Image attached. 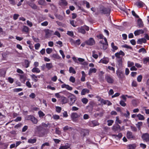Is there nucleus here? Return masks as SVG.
<instances>
[{"label": "nucleus", "mask_w": 149, "mask_h": 149, "mask_svg": "<svg viewBox=\"0 0 149 149\" xmlns=\"http://www.w3.org/2000/svg\"><path fill=\"white\" fill-rule=\"evenodd\" d=\"M97 37L99 39H104V40L100 41V43H101L100 46L101 48L104 50L106 49L107 48L108 46V44L106 38H104L103 35L101 34L97 35Z\"/></svg>", "instance_id": "f257e3e1"}, {"label": "nucleus", "mask_w": 149, "mask_h": 149, "mask_svg": "<svg viewBox=\"0 0 149 149\" xmlns=\"http://www.w3.org/2000/svg\"><path fill=\"white\" fill-rule=\"evenodd\" d=\"M125 55V53L120 50L119 52L116 53L115 54L116 61L120 65H122L123 60V56Z\"/></svg>", "instance_id": "f03ea898"}, {"label": "nucleus", "mask_w": 149, "mask_h": 149, "mask_svg": "<svg viewBox=\"0 0 149 149\" xmlns=\"http://www.w3.org/2000/svg\"><path fill=\"white\" fill-rule=\"evenodd\" d=\"M78 31L83 34H84L86 33V32L85 30L87 31H88L89 28V27L86 25L84 26H81L80 27H79L77 28Z\"/></svg>", "instance_id": "7ed1b4c3"}, {"label": "nucleus", "mask_w": 149, "mask_h": 149, "mask_svg": "<svg viewBox=\"0 0 149 149\" xmlns=\"http://www.w3.org/2000/svg\"><path fill=\"white\" fill-rule=\"evenodd\" d=\"M68 97L70 98V100L69 101V104L70 106L72 105L76 101V99L75 96L71 94H70Z\"/></svg>", "instance_id": "20e7f679"}, {"label": "nucleus", "mask_w": 149, "mask_h": 149, "mask_svg": "<svg viewBox=\"0 0 149 149\" xmlns=\"http://www.w3.org/2000/svg\"><path fill=\"white\" fill-rule=\"evenodd\" d=\"M105 79L109 83L113 84L114 82L113 77L109 74H106L105 77Z\"/></svg>", "instance_id": "39448f33"}, {"label": "nucleus", "mask_w": 149, "mask_h": 149, "mask_svg": "<svg viewBox=\"0 0 149 149\" xmlns=\"http://www.w3.org/2000/svg\"><path fill=\"white\" fill-rule=\"evenodd\" d=\"M27 120L31 121L34 124H36L38 122V120L33 116L29 115L26 116Z\"/></svg>", "instance_id": "423d86ee"}, {"label": "nucleus", "mask_w": 149, "mask_h": 149, "mask_svg": "<svg viewBox=\"0 0 149 149\" xmlns=\"http://www.w3.org/2000/svg\"><path fill=\"white\" fill-rule=\"evenodd\" d=\"M45 32V36L46 38H49L53 35L54 31L52 30L49 29H46L44 30Z\"/></svg>", "instance_id": "0eeeda50"}, {"label": "nucleus", "mask_w": 149, "mask_h": 149, "mask_svg": "<svg viewBox=\"0 0 149 149\" xmlns=\"http://www.w3.org/2000/svg\"><path fill=\"white\" fill-rule=\"evenodd\" d=\"M141 138L143 140L146 142L149 141V134L148 133L143 134Z\"/></svg>", "instance_id": "6e6552de"}, {"label": "nucleus", "mask_w": 149, "mask_h": 149, "mask_svg": "<svg viewBox=\"0 0 149 149\" xmlns=\"http://www.w3.org/2000/svg\"><path fill=\"white\" fill-rule=\"evenodd\" d=\"M85 42L88 45L92 46L95 44V41L93 38H91L89 40L86 41Z\"/></svg>", "instance_id": "1a4fd4ad"}, {"label": "nucleus", "mask_w": 149, "mask_h": 149, "mask_svg": "<svg viewBox=\"0 0 149 149\" xmlns=\"http://www.w3.org/2000/svg\"><path fill=\"white\" fill-rule=\"evenodd\" d=\"M78 113L76 112L72 113L71 115V117L72 121L76 122L77 120L78 117Z\"/></svg>", "instance_id": "9d476101"}, {"label": "nucleus", "mask_w": 149, "mask_h": 149, "mask_svg": "<svg viewBox=\"0 0 149 149\" xmlns=\"http://www.w3.org/2000/svg\"><path fill=\"white\" fill-rule=\"evenodd\" d=\"M100 12L102 14H108L109 13V9L108 8H103L100 10Z\"/></svg>", "instance_id": "9b49d317"}, {"label": "nucleus", "mask_w": 149, "mask_h": 149, "mask_svg": "<svg viewBox=\"0 0 149 149\" xmlns=\"http://www.w3.org/2000/svg\"><path fill=\"white\" fill-rule=\"evenodd\" d=\"M143 25L144 24L142 19L139 18L137 20V26H138V28H140L143 27Z\"/></svg>", "instance_id": "f8f14e48"}, {"label": "nucleus", "mask_w": 149, "mask_h": 149, "mask_svg": "<svg viewBox=\"0 0 149 149\" xmlns=\"http://www.w3.org/2000/svg\"><path fill=\"white\" fill-rule=\"evenodd\" d=\"M116 74L119 79H122L123 77L124 74L122 72L117 70L116 71Z\"/></svg>", "instance_id": "ddd939ff"}, {"label": "nucleus", "mask_w": 149, "mask_h": 149, "mask_svg": "<svg viewBox=\"0 0 149 149\" xmlns=\"http://www.w3.org/2000/svg\"><path fill=\"white\" fill-rule=\"evenodd\" d=\"M99 125V123L97 121L93 120L90 123V126L91 127H94Z\"/></svg>", "instance_id": "4468645a"}, {"label": "nucleus", "mask_w": 149, "mask_h": 149, "mask_svg": "<svg viewBox=\"0 0 149 149\" xmlns=\"http://www.w3.org/2000/svg\"><path fill=\"white\" fill-rule=\"evenodd\" d=\"M61 87L62 88H65L68 90L71 91L72 89V88L69 86L68 84H63L61 86Z\"/></svg>", "instance_id": "2eb2a0df"}, {"label": "nucleus", "mask_w": 149, "mask_h": 149, "mask_svg": "<svg viewBox=\"0 0 149 149\" xmlns=\"http://www.w3.org/2000/svg\"><path fill=\"white\" fill-rule=\"evenodd\" d=\"M135 5L139 8H141L143 7L145 4L142 1L139 0L136 3Z\"/></svg>", "instance_id": "dca6fc26"}, {"label": "nucleus", "mask_w": 149, "mask_h": 149, "mask_svg": "<svg viewBox=\"0 0 149 149\" xmlns=\"http://www.w3.org/2000/svg\"><path fill=\"white\" fill-rule=\"evenodd\" d=\"M144 33V30L139 29L134 31V34L135 36H138L140 34H143Z\"/></svg>", "instance_id": "f3484780"}, {"label": "nucleus", "mask_w": 149, "mask_h": 149, "mask_svg": "<svg viewBox=\"0 0 149 149\" xmlns=\"http://www.w3.org/2000/svg\"><path fill=\"white\" fill-rule=\"evenodd\" d=\"M68 4V3L66 0H60L59 5L61 6H66Z\"/></svg>", "instance_id": "a211bd4d"}, {"label": "nucleus", "mask_w": 149, "mask_h": 149, "mask_svg": "<svg viewBox=\"0 0 149 149\" xmlns=\"http://www.w3.org/2000/svg\"><path fill=\"white\" fill-rule=\"evenodd\" d=\"M146 39L143 38L141 39H139L137 41V43L141 45L143 43H145L146 42Z\"/></svg>", "instance_id": "6ab92c4d"}, {"label": "nucleus", "mask_w": 149, "mask_h": 149, "mask_svg": "<svg viewBox=\"0 0 149 149\" xmlns=\"http://www.w3.org/2000/svg\"><path fill=\"white\" fill-rule=\"evenodd\" d=\"M109 61V59L108 58H104L101 59L100 62L106 64L108 63Z\"/></svg>", "instance_id": "aec40b11"}, {"label": "nucleus", "mask_w": 149, "mask_h": 149, "mask_svg": "<svg viewBox=\"0 0 149 149\" xmlns=\"http://www.w3.org/2000/svg\"><path fill=\"white\" fill-rule=\"evenodd\" d=\"M20 77V81L24 83L26 80V77L23 74H19V75Z\"/></svg>", "instance_id": "412c9836"}, {"label": "nucleus", "mask_w": 149, "mask_h": 149, "mask_svg": "<svg viewBox=\"0 0 149 149\" xmlns=\"http://www.w3.org/2000/svg\"><path fill=\"white\" fill-rule=\"evenodd\" d=\"M88 131L86 129H82L81 131V135L85 136L87 134H88Z\"/></svg>", "instance_id": "4be33fe9"}, {"label": "nucleus", "mask_w": 149, "mask_h": 149, "mask_svg": "<svg viewBox=\"0 0 149 149\" xmlns=\"http://www.w3.org/2000/svg\"><path fill=\"white\" fill-rule=\"evenodd\" d=\"M61 100L63 104H65L68 102V99L64 96H61Z\"/></svg>", "instance_id": "5701e85b"}, {"label": "nucleus", "mask_w": 149, "mask_h": 149, "mask_svg": "<svg viewBox=\"0 0 149 149\" xmlns=\"http://www.w3.org/2000/svg\"><path fill=\"white\" fill-rule=\"evenodd\" d=\"M112 129L115 131L120 130V126L119 125H117L115 126H113Z\"/></svg>", "instance_id": "b1692460"}, {"label": "nucleus", "mask_w": 149, "mask_h": 149, "mask_svg": "<svg viewBox=\"0 0 149 149\" xmlns=\"http://www.w3.org/2000/svg\"><path fill=\"white\" fill-rule=\"evenodd\" d=\"M89 92V90L86 88L83 89L81 91V95H84L86 94V93H88Z\"/></svg>", "instance_id": "393cba45"}, {"label": "nucleus", "mask_w": 149, "mask_h": 149, "mask_svg": "<svg viewBox=\"0 0 149 149\" xmlns=\"http://www.w3.org/2000/svg\"><path fill=\"white\" fill-rule=\"evenodd\" d=\"M70 147V145L67 143L65 144V145L61 146L59 149H67Z\"/></svg>", "instance_id": "a878e982"}, {"label": "nucleus", "mask_w": 149, "mask_h": 149, "mask_svg": "<svg viewBox=\"0 0 149 149\" xmlns=\"http://www.w3.org/2000/svg\"><path fill=\"white\" fill-rule=\"evenodd\" d=\"M127 137L128 139H131L133 138V136L132 132L128 131L127 134Z\"/></svg>", "instance_id": "bb28decb"}, {"label": "nucleus", "mask_w": 149, "mask_h": 149, "mask_svg": "<svg viewBox=\"0 0 149 149\" xmlns=\"http://www.w3.org/2000/svg\"><path fill=\"white\" fill-rule=\"evenodd\" d=\"M45 66L48 70H50L53 67L52 64L51 63H46Z\"/></svg>", "instance_id": "cd10ccee"}, {"label": "nucleus", "mask_w": 149, "mask_h": 149, "mask_svg": "<svg viewBox=\"0 0 149 149\" xmlns=\"http://www.w3.org/2000/svg\"><path fill=\"white\" fill-rule=\"evenodd\" d=\"M36 138H35L33 139H29L28 141V142L29 143H36Z\"/></svg>", "instance_id": "c85d7f7f"}, {"label": "nucleus", "mask_w": 149, "mask_h": 149, "mask_svg": "<svg viewBox=\"0 0 149 149\" xmlns=\"http://www.w3.org/2000/svg\"><path fill=\"white\" fill-rule=\"evenodd\" d=\"M31 71L33 72L38 73L40 72V70L38 68L36 67H34L31 70Z\"/></svg>", "instance_id": "c756f323"}, {"label": "nucleus", "mask_w": 149, "mask_h": 149, "mask_svg": "<svg viewBox=\"0 0 149 149\" xmlns=\"http://www.w3.org/2000/svg\"><path fill=\"white\" fill-rule=\"evenodd\" d=\"M97 71V69L95 68H91L89 70L88 74L90 75L93 73H95Z\"/></svg>", "instance_id": "7c9ffc66"}, {"label": "nucleus", "mask_w": 149, "mask_h": 149, "mask_svg": "<svg viewBox=\"0 0 149 149\" xmlns=\"http://www.w3.org/2000/svg\"><path fill=\"white\" fill-rule=\"evenodd\" d=\"M31 77L32 80L34 82H37L38 81V77L37 76L35 75L34 74H33L32 75H31Z\"/></svg>", "instance_id": "2f4dec72"}, {"label": "nucleus", "mask_w": 149, "mask_h": 149, "mask_svg": "<svg viewBox=\"0 0 149 149\" xmlns=\"http://www.w3.org/2000/svg\"><path fill=\"white\" fill-rule=\"evenodd\" d=\"M38 114L39 115V117L41 118H43L45 115V114L41 110L38 111Z\"/></svg>", "instance_id": "473e14b6"}, {"label": "nucleus", "mask_w": 149, "mask_h": 149, "mask_svg": "<svg viewBox=\"0 0 149 149\" xmlns=\"http://www.w3.org/2000/svg\"><path fill=\"white\" fill-rule=\"evenodd\" d=\"M6 73V71L3 69H0V76L4 77Z\"/></svg>", "instance_id": "72a5a7b5"}, {"label": "nucleus", "mask_w": 149, "mask_h": 149, "mask_svg": "<svg viewBox=\"0 0 149 149\" xmlns=\"http://www.w3.org/2000/svg\"><path fill=\"white\" fill-rule=\"evenodd\" d=\"M71 41H72V42H73L75 44H76L78 45H79L81 43L80 40V39H78L76 41L72 40Z\"/></svg>", "instance_id": "f704fd0d"}, {"label": "nucleus", "mask_w": 149, "mask_h": 149, "mask_svg": "<svg viewBox=\"0 0 149 149\" xmlns=\"http://www.w3.org/2000/svg\"><path fill=\"white\" fill-rule=\"evenodd\" d=\"M29 5L34 9H36L37 8V6L33 3H30Z\"/></svg>", "instance_id": "c9c22d12"}, {"label": "nucleus", "mask_w": 149, "mask_h": 149, "mask_svg": "<svg viewBox=\"0 0 149 149\" xmlns=\"http://www.w3.org/2000/svg\"><path fill=\"white\" fill-rule=\"evenodd\" d=\"M38 3L39 4L42 6L46 5V2L44 0H40L38 1Z\"/></svg>", "instance_id": "e433bc0d"}, {"label": "nucleus", "mask_w": 149, "mask_h": 149, "mask_svg": "<svg viewBox=\"0 0 149 149\" xmlns=\"http://www.w3.org/2000/svg\"><path fill=\"white\" fill-rule=\"evenodd\" d=\"M136 116L140 120H143L145 119L144 116L140 114L137 115Z\"/></svg>", "instance_id": "4c0bfd02"}, {"label": "nucleus", "mask_w": 149, "mask_h": 149, "mask_svg": "<svg viewBox=\"0 0 149 149\" xmlns=\"http://www.w3.org/2000/svg\"><path fill=\"white\" fill-rule=\"evenodd\" d=\"M50 145L49 143L46 142L43 143L41 147V149H43L45 146H50Z\"/></svg>", "instance_id": "58836bf2"}, {"label": "nucleus", "mask_w": 149, "mask_h": 149, "mask_svg": "<svg viewBox=\"0 0 149 149\" xmlns=\"http://www.w3.org/2000/svg\"><path fill=\"white\" fill-rule=\"evenodd\" d=\"M69 72L70 73H72L73 74H75L76 73V71L72 67H70L69 69Z\"/></svg>", "instance_id": "ea45409f"}, {"label": "nucleus", "mask_w": 149, "mask_h": 149, "mask_svg": "<svg viewBox=\"0 0 149 149\" xmlns=\"http://www.w3.org/2000/svg\"><path fill=\"white\" fill-rule=\"evenodd\" d=\"M136 147L135 144H130L128 145V149H135Z\"/></svg>", "instance_id": "a19ab883"}, {"label": "nucleus", "mask_w": 149, "mask_h": 149, "mask_svg": "<svg viewBox=\"0 0 149 149\" xmlns=\"http://www.w3.org/2000/svg\"><path fill=\"white\" fill-rule=\"evenodd\" d=\"M143 62L144 64H146L147 63H148L149 64V57L144 58L143 59Z\"/></svg>", "instance_id": "79ce46f5"}, {"label": "nucleus", "mask_w": 149, "mask_h": 149, "mask_svg": "<svg viewBox=\"0 0 149 149\" xmlns=\"http://www.w3.org/2000/svg\"><path fill=\"white\" fill-rule=\"evenodd\" d=\"M22 30L23 31H24L26 33H27L29 31V28L27 26H24Z\"/></svg>", "instance_id": "37998d69"}, {"label": "nucleus", "mask_w": 149, "mask_h": 149, "mask_svg": "<svg viewBox=\"0 0 149 149\" xmlns=\"http://www.w3.org/2000/svg\"><path fill=\"white\" fill-rule=\"evenodd\" d=\"M30 64V62H29L27 60H25V67L26 68H28L29 66V64Z\"/></svg>", "instance_id": "c03bdc74"}, {"label": "nucleus", "mask_w": 149, "mask_h": 149, "mask_svg": "<svg viewBox=\"0 0 149 149\" xmlns=\"http://www.w3.org/2000/svg\"><path fill=\"white\" fill-rule=\"evenodd\" d=\"M52 57L57 59H59L61 58V57L57 54H54L52 55Z\"/></svg>", "instance_id": "a18cd8bd"}, {"label": "nucleus", "mask_w": 149, "mask_h": 149, "mask_svg": "<svg viewBox=\"0 0 149 149\" xmlns=\"http://www.w3.org/2000/svg\"><path fill=\"white\" fill-rule=\"evenodd\" d=\"M81 101L84 104H86L88 103V100L86 98H83L81 99Z\"/></svg>", "instance_id": "49530a36"}, {"label": "nucleus", "mask_w": 149, "mask_h": 149, "mask_svg": "<svg viewBox=\"0 0 149 149\" xmlns=\"http://www.w3.org/2000/svg\"><path fill=\"white\" fill-rule=\"evenodd\" d=\"M52 118L54 120H58L59 119L60 116L58 115L54 114L53 115Z\"/></svg>", "instance_id": "de8ad7c7"}, {"label": "nucleus", "mask_w": 149, "mask_h": 149, "mask_svg": "<svg viewBox=\"0 0 149 149\" xmlns=\"http://www.w3.org/2000/svg\"><path fill=\"white\" fill-rule=\"evenodd\" d=\"M95 51H93L92 52V56L95 59H97L98 57V55L97 54H95Z\"/></svg>", "instance_id": "09e8293b"}, {"label": "nucleus", "mask_w": 149, "mask_h": 149, "mask_svg": "<svg viewBox=\"0 0 149 149\" xmlns=\"http://www.w3.org/2000/svg\"><path fill=\"white\" fill-rule=\"evenodd\" d=\"M113 121L111 120H108L107 121L108 125L109 126H111L113 123Z\"/></svg>", "instance_id": "8fccbe9b"}, {"label": "nucleus", "mask_w": 149, "mask_h": 149, "mask_svg": "<svg viewBox=\"0 0 149 149\" xmlns=\"http://www.w3.org/2000/svg\"><path fill=\"white\" fill-rule=\"evenodd\" d=\"M69 81L71 82L74 83L75 82V78L73 76H71L69 79Z\"/></svg>", "instance_id": "3c124183"}, {"label": "nucleus", "mask_w": 149, "mask_h": 149, "mask_svg": "<svg viewBox=\"0 0 149 149\" xmlns=\"http://www.w3.org/2000/svg\"><path fill=\"white\" fill-rule=\"evenodd\" d=\"M124 101L121 100L120 102V104L122 106L124 107L126 106V104Z\"/></svg>", "instance_id": "603ef678"}, {"label": "nucleus", "mask_w": 149, "mask_h": 149, "mask_svg": "<svg viewBox=\"0 0 149 149\" xmlns=\"http://www.w3.org/2000/svg\"><path fill=\"white\" fill-rule=\"evenodd\" d=\"M139 53L142 52L143 53H145L146 52V51L144 48H142L139 50Z\"/></svg>", "instance_id": "864d4df0"}, {"label": "nucleus", "mask_w": 149, "mask_h": 149, "mask_svg": "<svg viewBox=\"0 0 149 149\" xmlns=\"http://www.w3.org/2000/svg\"><path fill=\"white\" fill-rule=\"evenodd\" d=\"M127 64L128 67H130L134 65V63L133 62L128 61L127 62Z\"/></svg>", "instance_id": "5fc2aeb1"}, {"label": "nucleus", "mask_w": 149, "mask_h": 149, "mask_svg": "<svg viewBox=\"0 0 149 149\" xmlns=\"http://www.w3.org/2000/svg\"><path fill=\"white\" fill-rule=\"evenodd\" d=\"M111 46L113 49V50H116L118 49V47L114 45V43L112 42L111 44Z\"/></svg>", "instance_id": "6e6d98bb"}, {"label": "nucleus", "mask_w": 149, "mask_h": 149, "mask_svg": "<svg viewBox=\"0 0 149 149\" xmlns=\"http://www.w3.org/2000/svg\"><path fill=\"white\" fill-rule=\"evenodd\" d=\"M13 91L15 92H18L22 90V89L21 88H15L13 89Z\"/></svg>", "instance_id": "4d7b16f0"}, {"label": "nucleus", "mask_w": 149, "mask_h": 149, "mask_svg": "<svg viewBox=\"0 0 149 149\" xmlns=\"http://www.w3.org/2000/svg\"><path fill=\"white\" fill-rule=\"evenodd\" d=\"M55 132L56 133L58 134H60L61 133V131L60 130L59 128H56Z\"/></svg>", "instance_id": "13d9d810"}, {"label": "nucleus", "mask_w": 149, "mask_h": 149, "mask_svg": "<svg viewBox=\"0 0 149 149\" xmlns=\"http://www.w3.org/2000/svg\"><path fill=\"white\" fill-rule=\"evenodd\" d=\"M8 81L10 84H12L14 82V79L11 77H9L8 79Z\"/></svg>", "instance_id": "bf43d9fd"}, {"label": "nucleus", "mask_w": 149, "mask_h": 149, "mask_svg": "<svg viewBox=\"0 0 149 149\" xmlns=\"http://www.w3.org/2000/svg\"><path fill=\"white\" fill-rule=\"evenodd\" d=\"M142 124L143 123L141 122H140L138 123L137 124H136V125L138 128L139 129L140 128V127L142 126Z\"/></svg>", "instance_id": "052dcab7"}, {"label": "nucleus", "mask_w": 149, "mask_h": 149, "mask_svg": "<svg viewBox=\"0 0 149 149\" xmlns=\"http://www.w3.org/2000/svg\"><path fill=\"white\" fill-rule=\"evenodd\" d=\"M46 51L47 54H50L52 52V49L51 48H47L46 49Z\"/></svg>", "instance_id": "680f3d73"}, {"label": "nucleus", "mask_w": 149, "mask_h": 149, "mask_svg": "<svg viewBox=\"0 0 149 149\" xmlns=\"http://www.w3.org/2000/svg\"><path fill=\"white\" fill-rule=\"evenodd\" d=\"M42 126L41 125L38 126H36V129L38 131L42 130Z\"/></svg>", "instance_id": "e2e57ef3"}, {"label": "nucleus", "mask_w": 149, "mask_h": 149, "mask_svg": "<svg viewBox=\"0 0 149 149\" xmlns=\"http://www.w3.org/2000/svg\"><path fill=\"white\" fill-rule=\"evenodd\" d=\"M40 46V44L39 43H37L35 45V49L36 50H38Z\"/></svg>", "instance_id": "0e129e2a"}, {"label": "nucleus", "mask_w": 149, "mask_h": 149, "mask_svg": "<svg viewBox=\"0 0 149 149\" xmlns=\"http://www.w3.org/2000/svg\"><path fill=\"white\" fill-rule=\"evenodd\" d=\"M56 111L58 113H60L61 112V108L59 107H56Z\"/></svg>", "instance_id": "69168bd1"}, {"label": "nucleus", "mask_w": 149, "mask_h": 149, "mask_svg": "<svg viewBox=\"0 0 149 149\" xmlns=\"http://www.w3.org/2000/svg\"><path fill=\"white\" fill-rule=\"evenodd\" d=\"M142 79V76L141 75H139L137 78V80L139 82H140L141 81Z\"/></svg>", "instance_id": "338daca9"}, {"label": "nucleus", "mask_w": 149, "mask_h": 149, "mask_svg": "<svg viewBox=\"0 0 149 149\" xmlns=\"http://www.w3.org/2000/svg\"><path fill=\"white\" fill-rule=\"evenodd\" d=\"M45 135V133L44 132H40L39 133L38 136L39 137H42Z\"/></svg>", "instance_id": "774afa93"}]
</instances>
